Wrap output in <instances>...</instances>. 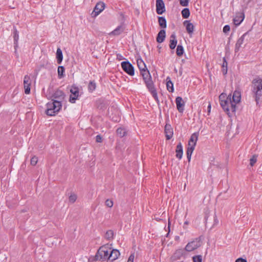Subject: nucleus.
<instances>
[{
    "instance_id": "f257e3e1",
    "label": "nucleus",
    "mask_w": 262,
    "mask_h": 262,
    "mask_svg": "<svg viewBox=\"0 0 262 262\" xmlns=\"http://www.w3.org/2000/svg\"><path fill=\"white\" fill-rule=\"evenodd\" d=\"M241 93L239 90H236L232 96L229 94L226 97V94L222 93L219 96L220 104L227 114L231 116L235 113L236 109V104L240 102Z\"/></svg>"
},
{
    "instance_id": "f03ea898",
    "label": "nucleus",
    "mask_w": 262,
    "mask_h": 262,
    "mask_svg": "<svg viewBox=\"0 0 262 262\" xmlns=\"http://www.w3.org/2000/svg\"><path fill=\"white\" fill-rule=\"evenodd\" d=\"M137 63L147 88L148 89L149 91H150L156 101L159 102L156 90L151 79L150 73L147 70L145 63L141 58H139L137 59Z\"/></svg>"
},
{
    "instance_id": "7ed1b4c3",
    "label": "nucleus",
    "mask_w": 262,
    "mask_h": 262,
    "mask_svg": "<svg viewBox=\"0 0 262 262\" xmlns=\"http://www.w3.org/2000/svg\"><path fill=\"white\" fill-rule=\"evenodd\" d=\"M251 91L253 97L257 104L262 98V79L260 77L254 78L251 82Z\"/></svg>"
},
{
    "instance_id": "20e7f679",
    "label": "nucleus",
    "mask_w": 262,
    "mask_h": 262,
    "mask_svg": "<svg viewBox=\"0 0 262 262\" xmlns=\"http://www.w3.org/2000/svg\"><path fill=\"white\" fill-rule=\"evenodd\" d=\"M46 106V114L50 116H55L61 110L62 103L58 101L52 100L51 101L47 103Z\"/></svg>"
},
{
    "instance_id": "39448f33",
    "label": "nucleus",
    "mask_w": 262,
    "mask_h": 262,
    "mask_svg": "<svg viewBox=\"0 0 262 262\" xmlns=\"http://www.w3.org/2000/svg\"><path fill=\"white\" fill-rule=\"evenodd\" d=\"M111 248L108 245L101 246L97 251L96 258L97 260L104 261L109 260V255L111 253Z\"/></svg>"
},
{
    "instance_id": "423d86ee",
    "label": "nucleus",
    "mask_w": 262,
    "mask_h": 262,
    "mask_svg": "<svg viewBox=\"0 0 262 262\" xmlns=\"http://www.w3.org/2000/svg\"><path fill=\"white\" fill-rule=\"evenodd\" d=\"M201 245L200 238H196L194 240L188 243L185 247V250L190 252L192 251Z\"/></svg>"
},
{
    "instance_id": "0eeeda50",
    "label": "nucleus",
    "mask_w": 262,
    "mask_h": 262,
    "mask_svg": "<svg viewBox=\"0 0 262 262\" xmlns=\"http://www.w3.org/2000/svg\"><path fill=\"white\" fill-rule=\"evenodd\" d=\"M185 249H178L175 251L171 258L173 261L184 260L186 255Z\"/></svg>"
},
{
    "instance_id": "6e6552de",
    "label": "nucleus",
    "mask_w": 262,
    "mask_h": 262,
    "mask_svg": "<svg viewBox=\"0 0 262 262\" xmlns=\"http://www.w3.org/2000/svg\"><path fill=\"white\" fill-rule=\"evenodd\" d=\"M121 67L123 70L128 75L133 76L134 75V68L132 64L128 61H123L121 63Z\"/></svg>"
},
{
    "instance_id": "1a4fd4ad",
    "label": "nucleus",
    "mask_w": 262,
    "mask_h": 262,
    "mask_svg": "<svg viewBox=\"0 0 262 262\" xmlns=\"http://www.w3.org/2000/svg\"><path fill=\"white\" fill-rule=\"evenodd\" d=\"M65 94L60 90H57L52 96V100L55 101H58L62 103V102L64 100Z\"/></svg>"
},
{
    "instance_id": "9d476101",
    "label": "nucleus",
    "mask_w": 262,
    "mask_h": 262,
    "mask_svg": "<svg viewBox=\"0 0 262 262\" xmlns=\"http://www.w3.org/2000/svg\"><path fill=\"white\" fill-rule=\"evenodd\" d=\"M70 92L71 95L70 96V101L71 103H75V100L78 98L79 96V89L75 86H72Z\"/></svg>"
},
{
    "instance_id": "9b49d317",
    "label": "nucleus",
    "mask_w": 262,
    "mask_h": 262,
    "mask_svg": "<svg viewBox=\"0 0 262 262\" xmlns=\"http://www.w3.org/2000/svg\"><path fill=\"white\" fill-rule=\"evenodd\" d=\"M105 6V4L102 2H99L96 5L93 13L94 14V16H97L99 13H100L104 9Z\"/></svg>"
},
{
    "instance_id": "f8f14e48",
    "label": "nucleus",
    "mask_w": 262,
    "mask_h": 262,
    "mask_svg": "<svg viewBox=\"0 0 262 262\" xmlns=\"http://www.w3.org/2000/svg\"><path fill=\"white\" fill-rule=\"evenodd\" d=\"M156 12L158 14H162L165 11V4L163 0H156Z\"/></svg>"
},
{
    "instance_id": "ddd939ff",
    "label": "nucleus",
    "mask_w": 262,
    "mask_h": 262,
    "mask_svg": "<svg viewBox=\"0 0 262 262\" xmlns=\"http://www.w3.org/2000/svg\"><path fill=\"white\" fill-rule=\"evenodd\" d=\"M30 85L31 80L30 78L28 75H26L24 79V86L25 89V93L26 94H29L30 92Z\"/></svg>"
},
{
    "instance_id": "4468645a",
    "label": "nucleus",
    "mask_w": 262,
    "mask_h": 262,
    "mask_svg": "<svg viewBox=\"0 0 262 262\" xmlns=\"http://www.w3.org/2000/svg\"><path fill=\"white\" fill-rule=\"evenodd\" d=\"M176 103L178 111L182 113L184 110L185 103L182 97L180 96L177 97L176 99Z\"/></svg>"
},
{
    "instance_id": "2eb2a0df",
    "label": "nucleus",
    "mask_w": 262,
    "mask_h": 262,
    "mask_svg": "<svg viewBox=\"0 0 262 262\" xmlns=\"http://www.w3.org/2000/svg\"><path fill=\"white\" fill-rule=\"evenodd\" d=\"M245 18L244 12H237L236 13L235 17L233 18V23L235 25L238 26L243 21Z\"/></svg>"
},
{
    "instance_id": "dca6fc26",
    "label": "nucleus",
    "mask_w": 262,
    "mask_h": 262,
    "mask_svg": "<svg viewBox=\"0 0 262 262\" xmlns=\"http://www.w3.org/2000/svg\"><path fill=\"white\" fill-rule=\"evenodd\" d=\"M164 130L166 139H170L173 136V129L171 125L169 124H166Z\"/></svg>"
},
{
    "instance_id": "f3484780",
    "label": "nucleus",
    "mask_w": 262,
    "mask_h": 262,
    "mask_svg": "<svg viewBox=\"0 0 262 262\" xmlns=\"http://www.w3.org/2000/svg\"><path fill=\"white\" fill-rule=\"evenodd\" d=\"M199 133H194L192 134L190 137V138L188 141V146L195 147L196 142L198 139Z\"/></svg>"
},
{
    "instance_id": "a211bd4d",
    "label": "nucleus",
    "mask_w": 262,
    "mask_h": 262,
    "mask_svg": "<svg viewBox=\"0 0 262 262\" xmlns=\"http://www.w3.org/2000/svg\"><path fill=\"white\" fill-rule=\"evenodd\" d=\"M125 27L123 25L118 26L114 30L110 32L108 35L110 36H118L123 32Z\"/></svg>"
},
{
    "instance_id": "6ab92c4d",
    "label": "nucleus",
    "mask_w": 262,
    "mask_h": 262,
    "mask_svg": "<svg viewBox=\"0 0 262 262\" xmlns=\"http://www.w3.org/2000/svg\"><path fill=\"white\" fill-rule=\"evenodd\" d=\"M247 34V33H245V34H244L237 40V42L235 44V51L236 52H238L240 49V48L241 47L242 45H243V42H244V38H245V36L246 35V34Z\"/></svg>"
},
{
    "instance_id": "aec40b11",
    "label": "nucleus",
    "mask_w": 262,
    "mask_h": 262,
    "mask_svg": "<svg viewBox=\"0 0 262 262\" xmlns=\"http://www.w3.org/2000/svg\"><path fill=\"white\" fill-rule=\"evenodd\" d=\"M120 255L119 251L117 249H112L111 250V253L109 255L110 260L113 261L118 258V256Z\"/></svg>"
},
{
    "instance_id": "412c9836",
    "label": "nucleus",
    "mask_w": 262,
    "mask_h": 262,
    "mask_svg": "<svg viewBox=\"0 0 262 262\" xmlns=\"http://www.w3.org/2000/svg\"><path fill=\"white\" fill-rule=\"evenodd\" d=\"M166 33L164 30H161L158 33L157 37V41L159 43L163 42L165 38Z\"/></svg>"
},
{
    "instance_id": "4be33fe9",
    "label": "nucleus",
    "mask_w": 262,
    "mask_h": 262,
    "mask_svg": "<svg viewBox=\"0 0 262 262\" xmlns=\"http://www.w3.org/2000/svg\"><path fill=\"white\" fill-rule=\"evenodd\" d=\"M170 44L169 48L171 49H174L177 43V40L176 39V36L175 33H172L170 37Z\"/></svg>"
},
{
    "instance_id": "5701e85b",
    "label": "nucleus",
    "mask_w": 262,
    "mask_h": 262,
    "mask_svg": "<svg viewBox=\"0 0 262 262\" xmlns=\"http://www.w3.org/2000/svg\"><path fill=\"white\" fill-rule=\"evenodd\" d=\"M176 157L177 158H178L179 159H181L182 157L183 154V147H182L181 143L180 142L177 145L176 150Z\"/></svg>"
},
{
    "instance_id": "b1692460",
    "label": "nucleus",
    "mask_w": 262,
    "mask_h": 262,
    "mask_svg": "<svg viewBox=\"0 0 262 262\" xmlns=\"http://www.w3.org/2000/svg\"><path fill=\"white\" fill-rule=\"evenodd\" d=\"M184 25L186 26V30L189 34L193 33L194 31V26L192 23H190L188 20H185L184 22Z\"/></svg>"
},
{
    "instance_id": "393cba45",
    "label": "nucleus",
    "mask_w": 262,
    "mask_h": 262,
    "mask_svg": "<svg viewBox=\"0 0 262 262\" xmlns=\"http://www.w3.org/2000/svg\"><path fill=\"white\" fill-rule=\"evenodd\" d=\"M56 58L58 64L61 63L63 55L61 50L60 48H58L56 52Z\"/></svg>"
},
{
    "instance_id": "a878e982",
    "label": "nucleus",
    "mask_w": 262,
    "mask_h": 262,
    "mask_svg": "<svg viewBox=\"0 0 262 262\" xmlns=\"http://www.w3.org/2000/svg\"><path fill=\"white\" fill-rule=\"evenodd\" d=\"M166 86L167 89L169 92H172L173 91V83L171 82L169 77L166 78Z\"/></svg>"
},
{
    "instance_id": "bb28decb",
    "label": "nucleus",
    "mask_w": 262,
    "mask_h": 262,
    "mask_svg": "<svg viewBox=\"0 0 262 262\" xmlns=\"http://www.w3.org/2000/svg\"><path fill=\"white\" fill-rule=\"evenodd\" d=\"M194 148H195L194 147L188 146V147L187 149V158L188 162L190 161L191 155L192 154V152H193Z\"/></svg>"
},
{
    "instance_id": "cd10ccee",
    "label": "nucleus",
    "mask_w": 262,
    "mask_h": 262,
    "mask_svg": "<svg viewBox=\"0 0 262 262\" xmlns=\"http://www.w3.org/2000/svg\"><path fill=\"white\" fill-rule=\"evenodd\" d=\"M13 34L14 44L15 46L16 47L17 46L18 41L19 39V35L18 32L17 31L15 27L14 28Z\"/></svg>"
},
{
    "instance_id": "c85d7f7f",
    "label": "nucleus",
    "mask_w": 262,
    "mask_h": 262,
    "mask_svg": "<svg viewBox=\"0 0 262 262\" xmlns=\"http://www.w3.org/2000/svg\"><path fill=\"white\" fill-rule=\"evenodd\" d=\"M158 21L161 28H165L166 27V20L164 17L162 16L159 17Z\"/></svg>"
},
{
    "instance_id": "c756f323",
    "label": "nucleus",
    "mask_w": 262,
    "mask_h": 262,
    "mask_svg": "<svg viewBox=\"0 0 262 262\" xmlns=\"http://www.w3.org/2000/svg\"><path fill=\"white\" fill-rule=\"evenodd\" d=\"M184 53V49L182 45H179L177 46L176 53L178 56H181Z\"/></svg>"
},
{
    "instance_id": "7c9ffc66",
    "label": "nucleus",
    "mask_w": 262,
    "mask_h": 262,
    "mask_svg": "<svg viewBox=\"0 0 262 262\" xmlns=\"http://www.w3.org/2000/svg\"><path fill=\"white\" fill-rule=\"evenodd\" d=\"M182 15L183 18H187L190 15V11L188 8H184L182 11Z\"/></svg>"
},
{
    "instance_id": "2f4dec72",
    "label": "nucleus",
    "mask_w": 262,
    "mask_h": 262,
    "mask_svg": "<svg viewBox=\"0 0 262 262\" xmlns=\"http://www.w3.org/2000/svg\"><path fill=\"white\" fill-rule=\"evenodd\" d=\"M116 132L117 135L120 137H124L126 134L125 130L123 128H118Z\"/></svg>"
},
{
    "instance_id": "473e14b6",
    "label": "nucleus",
    "mask_w": 262,
    "mask_h": 262,
    "mask_svg": "<svg viewBox=\"0 0 262 262\" xmlns=\"http://www.w3.org/2000/svg\"><path fill=\"white\" fill-rule=\"evenodd\" d=\"M257 155H254L250 159V165L251 166H253L257 162Z\"/></svg>"
},
{
    "instance_id": "72a5a7b5",
    "label": "nucleus",
    "mask_w": 262,
    "mask_h": 262,
    "mask_svg": "<svg viewBox=\"0 0 262 262\" xmlns=\"http://www.w3.org/2000/svg\"><path fill=\"white\" fill-rule=\"evenodd\" d=\"M64 68L63 66H59L58 68V75L59 78H61L63 76Z\"/></svg>"
},
{
    "instance_id": "f704fd0d",
    "label": "nucleus",
    "mask_w": 262,
    "mask_h": 262,
    "mask_svg": "<svg viewBox=\"0 0 262 262\" xmlns=\"http://www.w3.org/2000/svg\"><path fill=\"white\" fill-rule=\"evenodd\" d=\"M114 235V232L112 230H108L105 233V238L107 239H112Z\"/></svg>"
},
{
    "instance_id": "c9c22d12",
    "label": "nucleus",
    "mask_w": 262,
    "mask_h": 262,
    "mask_svg": "<svg viewBox=\"0 0 262 262\" xmlns=\"http://www.w3.org/2000/svg\"><path fill=\"white\" fill-rule=\"evenodd\" d=\"M96 83L94 81H90L88 86V89L90 91H93L96 89Z\"/></svg>"
},
{
    "instance_id": "e433bc0d",
    "label": "nucleus",
    "mask_w": 262,
    "mask_h": 262,
    "mask_svg": "<svg viewBox=\"0 0 262 262\" xmlns=\"http://www.w3.org/2000/svg\"><path fill=\"white\" fill-rule=\"evenodd\" d=\"M77 198V195L75 194H71L69 198V202L72 203H74L76 201Z\"/></svg>"
},
{
    "instance_id": "4c0bfd02",
    "label": "nucleus",
    "mask_w": 262,
    "mask_h": 262,
    "mask_svg": "<svg viewBox=\"0 0 262 262\" xmlns=\"http://www.w3.org/2000/svg\"><path fill=\"white\" fill-rule=\"evenodd\" d=\"M193 262H202V257L201 255H195L192 257Z\"/></svg>"
},
{
    "instance_id": "58836bf2",
    "label": "nucleus",
    "mask_w": 262,
    "mask_h": 262,
    "mask_svg": "<svg viewBox=\"0 0 262 262\" xmlns=\"http://www.w3.org/2000/svg\"><path fill=\"white\" fill-rule=\"evenodd\" d=\"M37 162L38 158L36 156H34L31 158L30 163L32 166H35L37 163Z\"/></svg>"
},
{
    "instance_id": "ea45409f",
    "label": "nucleus",
    "mask_w": 262,
    "mask_h": 262,
    "mask_svg": "<svg viewBox=\"0 0 262 262\" xmlns=\"http://www.w3.org/2000/svg\"><path fill=\"white\" fill-rule=\"evenodd\" d=\"M105 204L107 207L111 208L113 207L114 203L112 200L107 199L105 201Z\"/></svg>"
},
{
    "instance_id": "a19ab883",
    "label": "nucleus",
    "mask_w": 262,
    "mask_h": 262,
    "mask_svg": "<svg viewBox=\"0 0 262 262\" xmlns=\"http://www.w3.org/2000/svg\"><path fill=\"white\" fill-rule=\"evenodd\" d=\"M189 0H180V4L182 6L186 7L188 5Z\"/></svg>"
},
{
    "instance_id": "79ce46f5",
    "label": "nucleus",
    "mask_w": 262,
    "mask_h": 262,
    "mask_svg": "<svg viewBox=\"0 0 262 262\" xmlns=\"http://www.w3.org/2000/svg\"><path fill=\"white\" fill-rule=\"evenodd\" d=\"M96 141L97 143H101L102 141V137L100 135H97L96 137Z\"/></svg>"
},
{
    "instance_id": "37998d69",
    "label": "nucleus",
    "mask_w": 262,
    "mask_h": 262,
    "mask_svg": "<svg viewBox=\"0 0 262 262\" xmlns=\"http://www.w3.org/2000/svg\"><path fill=\"white\" fill-rule=\"evenodd\" d=\"M230 26L229 25H226L223 28V32L224 33H227L228 32H229L230 31Z\"/></svg>"
},
{
    "instance_id": "c03bdc74",
    "label": "nucleus",
    "mask_w": 262,
    "mask_h": 262,
    "mask_svg": "<svg viewBox=\"0 0 262 262\" xmlns=\"http://www.w3.org/2000/svg\"><path fill=\"white\" fill-rule=\"evenodd\" d=\"M134 254H132L128 257L127 262H134Z\"/></svg>"
},
{
    "instance_id": "a18cd8bd",
    "label": "nucleus",
    "mask_w": 262,
    "mask_h": 262,
    "mask_svg": "<svg viewBox=\"0 0 262 262\" xmlns=\"http://www.w3.org/2000/svg\"><path fill=\"white\" fill-rule=\"evenodd\" d=\"M235 262H247L246 259H244L243 258H237Z\"/></svg>"
},
{
    "instance_id": "49530a36",
    "label": "nucleus",
    "mask_w": 262,
    "mask_h": 262,
    "mask_svg": "<svg viewBox=\"0 0 262 262\" xmlns=\"http://www.w3.org/2000/svg\"><path fill=\"white\" fill-rule=\"evenodd\" d=\"M222 68H227V62L226 61V59L225 58H224V62H223V63L222 65Z\"/></svg>"
},
{
    "instance_id": "de8ad7c7",
    "label": "nucleus",
    "mask_w": 262,
    "mask_h": 262,
    "mask_svg": "<svg viewBox=\"0 0 262 262\" xmlns=\"http://www.w3.org/2000/svg\"><path fill=\"white\" fill-rule=\"evenodd\" d=\"M223 73L224 74V75H225L227 74V68H223Z\"/></svg>"
},
{
    "instance_id": "09e8293b",
    "label": "nucleus",
    "mask_w": 262,
    "mask_h": 262,
    "mask_svg": "<svg viewBox=\"0 0 262 262\" xmlns=\"http://www.w3.org/2000/svg\"><path fill=\"white\" fill-rule=\"evenodd\" d=\"M211 110V104H209L208 106V113H210Z\"/></svg>"
},
{
    "instance_id": "8fccbe9b",
    "label": "nucleus",
    "mask_w": 262,
    "mask_h": 262,
    "mask_svg": "<svg viewBox=\"0 0 262 262\" xmlns=\"http://www.w3.org/2000/svg\"><path fill=\"white\" fill-rule=\"evenodd\" d=\"M189 224V222L186 221L184 222V225H188Z\"/></svg>"
},
{
    "instance_id": "3c124183",
    "label": "nucleus",
    "mask_w": 262,
    "mask_h": 262,
    "mask_svg": "<svg viewBox=\"0 0 262 262\" xmlns=\"http://www.w3.org/2000/svg\"><path fill=\"white\" fill-rule=\"evenodd\" d=\"M261 41H262V38H261Z\"/></svg>"
}]
</instances>
